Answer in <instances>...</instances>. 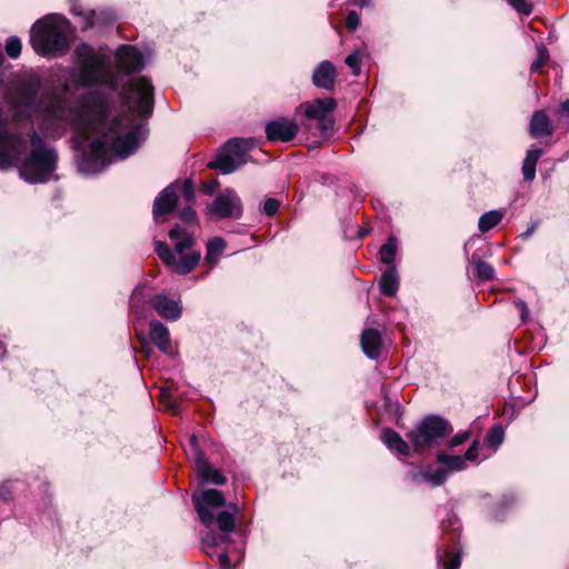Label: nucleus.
Wrapping results in <instances>:
<instances>
[{"instance_id":"f257e3e1","label":"nucleus","mask_w":569,"mask_h":569,"mask_svg":"<svg viewBox=\"0 0 569 569\" xmlns=\"http://www.w3.org/2000/svg\"><path fill=\"white\" fill-rule=\"evenodd\" d=\"M74 69L71 77L76 86H103L118 91L123 77L139 72L144 67V57L134 46L122 44L114 54L97 51L88 43H80L73 51Z\"/></svg>"},{"instance_id":"f03ea898","label":"nucleus","mask_w":569,"mask_h":569,"mask_svg":"<svg viewBox=\"0 0 569 569\" xmlns=\"http://www.w3.org/2000/svg\"><path fill=\"white\" fill-rule=\"evenodd\" d=\"M192 502L200 521L207 528H210L211 525L216 522L221 531V533L209 531L202 538L201 546L203 551L209 557H212L216 553L217 547L228 545L231 541L230 533L234 530L236 519L229 510H222L214 516V510L226 505L223 495L217 489H208L193 493Z\"/></svg>"},{"instance_id":"7ed1b4c3","label":"nucleus","mask_w":569,"mask_h":569,"mask_svg":"<svg viewBox=\"0 0 569 569\" xmlns=\"http://www.w3.org/2000/svg\"><path fill=\"white\" fill-rule=\"evenodd\" d=\"M69 21L60 14H48L36 21L30 30L34 51L43 56L63 54L69 48Z\"/></svg>"},{"instance_id":"20e7f679","label":"nucleus","mask_w":569,"mask_h":569,"mask_svg":"<svg viewBox=\"0 0 569 569\" xmlns=\"http://www.w3.org/2000/svg\"><path fill=\"white\" fill-rule=\"evenodd\" d=\"M28 136L30 152L24 157L20 176L30 183H44L52 178L57 169V150L47 144L36 129L31 128Z\"/></svg>"},{"instance_id":"39448f33","label":"nucleus","mask_w":569,"mask_h":569,"mask_svg":"<svg viewBox=\"0 0 569 569\" xmlns=\"http://www.w3.org/2000/svg\"><path fill=\"white\" fill-rule=\"evenodd\" d=\"M453 431L450 422L439 416L423 418L409 433L408 439L416 451L437 447Z\"/></svg>"},{"instance_id":"423d86ee","label":"nucleus","mask_w":569,"mask_h":569,"mask_svg":"<svg viewBox=\"0 0 569 569\" xmlns=\"http://www.w3.org/2000/svg\"><path fill=\"white\" fill-rule=\"evenodd\" d=\"M254 146L256 142L252 138L230 139L219 150L216 158L209 161L208 168L218 170L222 174H229L247 162V154Z\"/></svg>"},{"instance_id":"0eeeda50","label":"nucleus","mask_w":569,"mask_h":569,"mask_svg":"<svg viewBox=\"0 0 569 569\" xmlns=\"http://www.w3.org/2000/svg\"><path fill=\"white\" fill-rule=\"evenodd\" d=\"M179 194H182L183 199L188 203L193 200L194 186L190 179L170 183L156 197L152 207V217L154 222H164L166 217L176 210L179 201Z\"/></svg>"},{"instance_id":"6e6552de","label":"nucleus","mask_w":569,"mask_h":569,"mask_svg":"<svg viewBox=\"0 0 569 569\" xmlns=\"http://www.w3.org/2000/svg\"><path fill=\"white\" fill-rule=\"evenodd\" d=\"M154 250L161 261L178 274H188L197 267L201 259L199 251L180 254L181 257L177 259L176 253L162 241L154 242Z\"/></svg>"},{"instance_id":"1a4fd4ad","label":"nucleus","mask_w":569,"mask_h":569,"mask_svg":"<svg viewBox=\"0 0 569 569\" xmlns=\"http://www.w3.org/2000/svg\"><path fill=\"white\" fill-rule=\"evenodd\" d=\"M242 202L233 189H226L219 193L211 204L208 206V212L217 220L227 218L239 219L242 216Z\"/></svg>"},{"instance_id":"9d476101","label":"nucleus","mask_w":569,"mask_h":569,"mask_svg":"<svg viewBox=\"0 0 569 569\" xmlns=\"http://www.w3.org/2000/svg\"><path fill=\"white\" fill-rule=\"evenodd\" d=\"M196 436H191L190 445L193 447L194 450L193 456L198 476L201 478L202 481L211 482L217 486L224 485L227 481L226 477L220 472V470L214 469L210 466V463L206 459L204 453L196 448Z\"/></svg>"},{"instance_id":"9b49d317","label":"nucleus","mask_w":569,"mask_h":569,"mask_svg":"<svg viewBox=\"0 0 569 569\" xmlns=\"http://www.w3.org/2000/svg\"><path fill=\"white\" fill-rule=\"evenodd\" d=\"M299 126L295 120L278 119L268 122L266 126V136L269 141H291L298 133Z\"/></svg>"},{"instance_id":"f8f14e48","label":"nucleus","mask_w":569,"mask_h":569,"mask_svg":"<svg viewBox=\"0 0 569 569\" xmlns=\"http://www.w3.org/2000/svg\"><path fill=\"white\" fill-rule=\"evenodd\" d=\"M337 107L333 98L316 99L313 101L301 103L297 108V113H301L308 119L319 120L328 113H331Z\"/></svg>"},{"instance_id":"ddd939ff","label":"nucleus","mask_w":569,"mask_h":569,"mask_svg":"<svg viewBox=\"0 0 569 569\" xmlns=\"http://www.w3.org/2000/svg\"><path fill=\"white\" fill-rule=\"evenodd\" d=\"M336 77V67L329 60H325L315 69L312 73V83L317 88L333 90Z\"/></svg>"},{"instance_id":"4468645a","label":"nucleus","mask_w":569,"mask_h":569,"mask_svg":"<svg viewBox=\"0 0 569 569\" xmlns=\"http://www.w3.org/2000/svg\"><path fill=\"white\" fill-rule=\"evenodd\" d=\"M151 303L160 317L168 320H177L180 318L182 308L178 301L170 299L166 295H156Z\"/></svg>"},{"instance_id":"2eb2a0df","label":"nucleus","mask_w":569,"mask_h":569,"mask_svg":"<svg viewBox=\"0 0 569 569\" xmlns=\"http://www.w3.org/2000/svg\"><path fill=\"white\" fill-rule=\"evenodd\" d=\"M360 343L363 353L370 359H378L381 353V335L376 329H366L361 333Z\"/></svg>"},{"instance_id":"dca6fc26","label":"nucleus","mask_w":569,"mask_h":569,"mask_svg":"<svg viewBox=\"0 0 569 569\" xmlns=\"http://www.w3.org/2000/svg\"><path fill=\"white\" fill-rule=\"evenodd\" d=\"M150 328V340L157 346V348L166 353L170 355V333L169 329L158 320H151L149 323Z\"/></svg>"},{"instance_id":"f3484780","label":"nucleus","mask_w":569,"mask_h":569,"mask_svg":"<svg viewBox=\"0 0 569 569\" xmlns=\"http://www.w3.org/2000/svg\"><path fill=\"white\" fill-rule=\"evenodd\" d=\"M529 131L532 138L550 137L553 133V127L542 110L532 114Z\"/></svg>"},{"instance_id":"a211bd4d","label":"nucleus","mask_w":569,"mask_h":569,"mask_svg":"<svg viewBox=\"0 0 569 569\" xmlns=\"http://www.w3.org/2000/svg\"><path fill=\"white\" fill-rule=\"evenodd\" d=\"M169 238L174 242V253L183 254L187 250H190L194 244L193 236L186 229L176 224L169 231Z\"/></svg>"},{"instance_id":"6ab92c4d","label":"nucleus","mask_w":569,"mask_h":569,"mask_svg":"<svg viewBox=\"0 0 569 569\" xmlns=\"http://www.w3.org/2000/svg\"><path fill=\"white\" fill-rule=\"evenodd\" d=\"M380 292L387 297H393L399 289V277L395 266H390L379 280Z\"/></svg>"},{"instance_id":"aec40b11","label":"nucleus","mask_w":569,"mask_h":569,"mask_svg":"<svg viewBox=\"0 0 569 569\" xmlns=\"http://www.w3.org/2000/svg\"><path fill=\"white\" fill-rule=\"evenodd\" d=\"M227 243L223 238L214 237L207 242V252L204 256V264H207L210 269L213 268L223 253Z\"/></svg>"},{"instance_id":"412c9836","label":"nucleus","mask_w":569,"mask_h":569,"mask_svg":"<svg viewBox=\"0 0 569 569\" xmlns=\"http://www.w3.org/2000/svg\"><path fill=\"white\" fill-rule=\"evenodd\" d=\"M382 441L391 450L399 455L409 453V445L401 438V436L392 429L386 428L382 430Z\"/></svg>"},{"instance_id":"4be33fe9","label":"nucleus","mask_w":569,"mask_h":569,"mask_svg":"<svg viewBox=\"0 0 569 569\" xmlns=\"http://www.w3.org/2000/svg\"><path fill=\"white\" fill-rule=\"evenodd\" d=\"M543 154V150L539 148H532L527 151L526 158L522 162V176L526 181H532L536 177V167Z\"/></svg>"},{"instance_id":"5701e85b","label":"nucleus","mask_w":569,"mask_h":569,"mask_svg":"<svg viewBox=\"0 0 569 569\" xmlns=\"http://www.w3.org/2000/svg\"><path fill=\"white\" fill-rule=\"evenodd\" d=\"M502 218L503 211L501 210H490L481 214L478 221V228L480 232L485 233L493 229L496 226L500 223Z\"/></svg>"},{"instance_id":"b1692460","label":"nucleus","mask_w":569,"mask_h":569,"mask_svg":"<svg viewBox=\"0 0 569 569\" xmlns=\"http://www.w3.org/2000/svg\"><path fill=\"white\" fill-rule=\"evenodd\" d=\"M436 460L438 463L447 467V471H462L467 468L466 459L462 456H452L445 452L437 455Z\"/></svg>"},{"instance_id":"393cba45","label":"nucleus","mask_w":569,"mask_h":569,"mask_svg":"<svg viewBox=\"0 0 569 569\" xmlns=\"http://www.w3.org/2000/svg\"><path fill=\"white\" fill-rule=\"evenodd\" d=\"M470 262L475 264L476 276L481 281H489L495 278V269L488 262L481 260L477 254H472Z\"/></svg>"},{"instance_id":"a878e982","label":"nucleus","mask_w":569,"mask_h":569,"mask_svg":"<svg viewBox=\"0 0 569 569\" xmlns=\"http://www.w3.org/2000/svg\"><path fill=\"white\" fill-rule=\"evenodd\" d=\"M397 249H398L397 239L392 236L389 237L387 239V242L381 246L380 251H379L381 262L385 264H389V267L393 266L392 263H393L396 254H397Z\"/></svg>"},{"instance_id":"bb28decb","label":"nucleus","mask_w":569,"mask_h":569,"mask_svg":"<svg viewBox=\"0 0 569 569\" xmlns=\"http://www.w3.org/2000/svg\"><path fill=\"white\" fill-rule=\"evenodd\" d=\"M503 440H505V429L502 428L501 425H496L487 432L486 438H485V445L488 448L496 451L501 446Z\"/></svg>"},{"instance_id":"cd10ccee","label":"nucleus","mask_w":569,"mask_h":569,"mask_svg":"<svg viewBox=\"0 0 569 569\" xmlns=\"http://www.w3.org/2000/svg\"><path fill=\"white\" fill-rule=\"evenodd\" d=\"M144 290V286H137L130 297V310L137 315L140 313V310L146 302Z\"/></svg>"},{"instance_id":"c85d7f7f","label":"nucleus","mask_w":569,"mask_h":569,"mask_svg":"<svg viewBox=\"0 0 569 569\" xmlns=\"http://www.w3.org/2000/svg\"><path fill=\"white\" fill-rule=\"evenodd\" d=\"M160 399L164 403V406L172 411L173 413H178L180 410V403L172 395L171 390L168 388H161L160 390Z\"/></svg>"},{"instance_id":"c756f323","label":"nucleus","mask_w":569,"mask_h":569,"mask_svg":"<svg viewBox=\"0 0 569 569\" xmlns=\"http://www.w3.org/2000/svg\"><path fill=\"white\" fill-rule=\"evenodd\" d=\"M21 49L22 43L18 37L13 36L8 38L4 50L10 58L17 59L21 54Z\"/></svg>"},{"instance_id":"7c9ffc66","label":"nucleus","mask_w":569,"mask_h":569,"mask_svg":"<svg viewBox=\"0 0 569 569\" xmlns=\"http://www.w3.org/2000/svg\"><path fill=\"white\" fill-rule=\"evenodd\" d=\"M317 128L320 132V136L325 138L329 137L335 127V119L332 118V116L328 113L321 119L317 120Z\"/></svg>"},{"instance_id":"2f4dec72","label":"nucleus","mask_w":569,"mask_h":569,"mask_svg":"<svg viewBox=\"0 0 569 569\" xmlns=\"http://www.w3.org/2000/svg\"><path fill=\"white\" fill-rule=\"evenodd\" d=\"M408 476L416 485L430 483V467L410 471Z\"/></svg>"},{"instance_id":"473e14b6","label":"nucleus","mask_w":569,"mask_h":569,"mask_svg":"<svg viewBox=\"0 0 569 569\" xmlns=\"http://www.w3.org/2000/svg\"><path fill=\"white\" fill-rule=\"evenodd\" d=\"M448 478V471L443 468L430 467V485L433 487L441 486Z\"/></svg>"},{"instance_id":"72a5a7b5","label":"nucleus","mask_w":569,"mask_h":569,"mask_svg":"<svg viewBox=\"0 0 569 569\" xmlns=\"http://www.w3.org/2000/svg\"><path fill=\"white\" fill-rule=\"evenodd\" d=\"M346 64L352 70L355 76H359L361 71V53L359 51L351 52L345 60Z\"/></svg>"},{"instance_id":"f704fd0d","label":"nucleus","mask_w":569,"mask_h":569,"mask_svg":"<svg viewBox=\"0 0 569 569\" xmlns=\"http://www.w3.org/2000/svg\"><path fill=\"white\" fill-rule=\"evenodd\" d=\"M548 52L545 48L539 47L538 48V58L531 63L530 70L532 72H538L540 69L546 64L548 60Z\"/></svg>"},{"instance_id":"c9c22d12","label":"nucleus","mask_w":569,"mask_h":569,"mask_svg":"<svg viewBox=\"0 0 569 569\" xmlns=\"http://www.w3.org/2000/svg\"><path fill=\"white\" fill-rule=\"evenodd\" d=\"M508 2L519 13L529 16L532 12V6L528 3L526 0H508Z\"/></svg>"},{"instance_id":"e433bc0d","label":"nucleus","mask_w":569,"mask_h":569,"mask_svg":"<svg viewBox=\"0 0 569 569\" xmlns=\"http://www.w3.org/2000/svg\"><path fill=\"white\" fill-rule=\"evenodd\" d=\"M280 201L276 198H268L264 202H263V212L268 216V217H271L273 214L277 213L278 209L280 208Z\"/></svg>"},{"instance_id":"4c0bfd02","label":"nucleus","mask_w":569,"mask_h":569,"mask_svg":"<svg viewBox=\"0 0 569 569\" xmlns=\"http://www.w3.org/2000/svg\"><path fill=\"white\" fill-rule=\"evenodd\" d=\"M469 437H470L469 431L459 432L449 439L448 447L450 449H453V448L465 443L469 439Z\"/></svg>"},{"instance_id":"58836bf2","label":"nucleus","mask_w":569,"mask_h":569,"mask_svg":"<svg viewBox=\"0 0 569 569\" xmlns=\"http://www.w3.org/2000/svg\"><path fill=\"white\" fill-rule=\"evenodd\" d=\"M179 217L182 221L187 223H191L197 220V213L190 204H187L184 208H182V210L179 213Z\"/></svg>"},{"instance_id":"ea45409f","label":"nucleus","mask_w":569,"mask_h":569,"mask_svg":"<svg viewBox=\"0 0 569 569\" xmlns=\"http://www.w3.org/2000/svg\"><path fill=\"white\" fill-rule=\"evenodd\" d=\"M478 451H479V442L475 440L471 446L466 451L465 456L462 457L467 461L470 462H477L478 461Z\"/></svg>"},{"instance_id":"a19ab883","label":"nucleus","mask_w":569,"mask_h":569,"mask_svg":"<svg viewBox=\"0 0 569 569\" xmlns=\"http://www.w3.org/2000/svg\"><path fill=\"white\" fill-rule=\"evenodd\" d=\"M438 562L443 567V569H458L461 565V556L457 552L448 563L443 562L441 556H438Z\"/></svg>"},{"instance_id":"79ce46f5","label":"nucleus","mask_w":569,"mask_h":569,"mask_svg":"<svg viewBox=\"0 0 569 569\" xmlns=\"http://www.w3.org/2000/svg\"><path fill=\"white\" fill-rule=\"evenodd\" d=\"M359 22V14L353 10L349 11L346 18V27L348 28V30L355 31L358 28Z\"/></svg>"},{"instance_id":"37998d69","label":"nucleus","mask_w":569,"mask_h":569,"mask_svg":"<svg viewBox=\"0 0 569 569\" xmlns=\"http://www.w3.org/2000/svg\"><path fill=\"white\" fill-rule=\"evenodd\" d=\"M227 546L228 545L220 546V547L216 548V550L218 548L222 549V552L218 556V563L220 565V567H222L224 569H228L231 566V561H230V558H229V555H228Z\"/></svg>"},{"instance_id":"c03bdc74","label":"nucleus","mask_w":569,"mask_h":569,"mask_svg":"<svg viewBox=\"0 0 569 569\" xmlns=\"http://www.w3.org/2000/svg\"><path fill=\"white\" fill-rule=\"evenodd\" d=\"M560 112L565 118V121L561 126L569 130V99L560 104Z\"/></svg>"},{"instance_id":"a18cd8bd","label":"nucleus","mask_w":569,"mask_h":569,"mask_svg":"<svg viewBox=\"0 0 569 569\" xmlns=\"http://www.w3.org/2000/svg\"><path fill=\"white\" fill-rule=\"evenodd\" d=\"M516 306H517V308L520 311L521 321L526 322L528 320V317H529V308H528L527 303L525 301H522V300H519L516 303Z\"/></svg>"},{"instance_id":"49530a36","label":"nucleus","mask_w":569,"mask_h":569,"mask_svg":"<svg viewBox=\"0 0 569 569\" xmlns=\"http://www.w3.org/2000/svg\"><path fill=\"white\" fill-rule=\"evenodd\" d=\"M11 496H12V490H11L10 482H6L2 486H0V499L7 500V499H10Z\"/></svg>"},{"instance_id":"de8ad7c7","label":"nucleus","mask_w":569,"mask_h":569,"mask_svg":"<svg viewBox=\"0 0 569 569\" xmlns=\"http://www.w3.org/2000/svg\"><path fill=\"white\" fill-rule=\"evenodd\" d=\"M349 2L359 8H373L372 0H349Z\"/></svg>"},{"instance_id":"09e8293b","label":"nucleus","mask_w":569,"mask_h":569,"mask_svg":"<svg viewBox=\"0 0 569 569\" xmlns=\"http://www.w3.org/2000/svg\"><path fill=\"white\" fill-rule=\"evenodd\" d=\"M232 515H233V518L236 519V516L238 515L239 512V508L236 503H230L228 505V509Z\"/></svg>"},{"instance_id":"8fccbe9b","label":"nucleus","mask_w":569,"mask_h":569,"mask_svg":"<svg viewBox=\"0 0 569 569\" xmlns=\"http://www.w3.org/2000/svg\"><path fill=\"white\" fill-rule=\"evenodd\" d=\"M515 501V497L513 496H510V497H505L503 498V505H511L512 502Z\"/></svg>"},{"instance_id":"3c124183","label":"nucleus","mask_w":569,"mask_h":569,"mask_svg":"<svg viewBox=\"0 0 569 569\" xmlns=\"http://www.w3.org/2000/svg\"><path fill=\"white\" fill-rule=\"evenodd\" d=\"M535 230V226H531L526 232L522 233V237H529Z\"/></svg>"},{"instance_id":"603ef678","label":"nucleus","mask_w":569,"mask_h":569,"mask_svg":"<svg viewBox=\"0 0 569 569\" xmlns=\"http://www.w3.org/2000/svg\"><path fill=\"white\" fill-rule=\"evenodd\" d=\"M213 188H214L213 186H212V187H209V188L207 189L208 193H211V192L213 191Z\"/></svg>"}]
</instances>
